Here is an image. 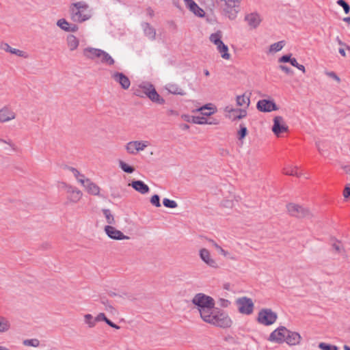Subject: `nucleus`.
<instances>
[{"instance_id":"1","label":"nucleus","mask_w":350,"mask_h":350,"mask_svg":"<svg viewBox=\"0 0 350 350\" xmlns=\"http://www.w3.org/2000/svg\"><path fill=\"white\" fill-rule=\"evenodd\" d=\"M70 18L75 23H83L92 16V10L89 5L83 1L72 3L69 7Z\"/></svg>"},{"instance_id":"2","label":"nucleus","mask_w":350,"mask_h":350,"mask_svg":"<svg viewBox=\"0 0 350 350\" xmlns=\"http://www.w3.org/2000/svg\"><path fill=\"white\" fill-rule=\"evenodd\" d=\"M202 320L221 328H228L232 325V321L229 315L219 308H214L206 315H204Z\"/></svg>"},{"instance_id":"3","label":"nucleus","mask_w":350,"mask_h":350,"mask_svg":"<svg viewBox=\"0 0 350 350\" xmlns=\"http://www.w3.org/2000/svg\"><path fill=\"white\" fill-rule=\"evenodd\" d=\"M192 303L198 307L202 319L215 308V300L204 293H198L192 299Z\"/></svg>"},{"instance_id":"4","label":"nucleus","mask_w":350,"mask_h":350,"mask_svg":"<svg viewBox=\"0 0 350 350\" xmlns=\"http://www.w3.org/2000/svg\"><path fill=\"white\" fill-rule=\"evenodd\" d=\"M241 0H217L216 2L222 8L224 14L230 20H234L239 12Z\"/></svg>"},{"instance_id":"5","label":"nucleus","mask_w":350,"mask_h":350,"mask_svg":"<svg viewBox=\"0 0 350 350\" xmlns=\"http://www.w3.org/2000/svg\"><path fill=\"white\" fill-rule=\"evenodd\" d=\"M278 319L277 314L269 308H263L258 314L257 321L263 325L273 324Z\"/></svg>"},{"instance_id":"6","label":"nucleus","mask_w":350,"mask_h":350,"mask_svg":"<svg viewBox=\"0 0 350 350\" xmlns=\"http://www.w3.org/2000/svg\"><path fill=\"white\" fill-rule=\"evenodd\" d=\"M236 305L238 307V311L242 314L250 315L253 313L254 305L251 298L239 297L236 300Z\"/></svg>"},{"instance_id":"7","label":"nucleus","mask_w":350,"mask_h":350,"mask_svg":"<svg viewBox=\"0 0 350 350\" xmlns=\"http://www.w3.org/2000/svg\"><path fill=\"white\" fill-rule=\"evenodd\" d=\"M286 208L291 216L297 218L309 217L311 215L308 208L299 204L289 203L286 205Z\"/></svg>"},{"instance_id":"8","label":"nucleus","mask_w":350,"mask_h":350,"mask_svg":"<svg viewBox=\"0 0 350 350\" xmlns=\"http://www.w3.org/2000/svg\"><path fill=\"white\" fill-rule=\"evenodd\" d=\"M62 189L66 191L67 193V200L70 203H77L82 198V192L75 187L63 183Z\"/></svg>"},{"instance_id":"9","label":"nucleus","mask_w":350,"mask_h":350,"mask_svg":"<svg viewBox=\"0 0 350 350\" xmlns=\"http://www.w3.org/2000/svg\"><path fill=\"white\" fill-rule=\"evenodd\" d=\"M287 328L284 326H280L273 330L269 335L268 340L272 342L282 344L285 341Z\"/></svg>"},{"instance_id":"10","label":"nucleus","mask_w":350,"mask_h":350,"mask_svg":"<svg viewBox=\"0 0 350 350\" xmlns=\"http://www.w3.org/2000/svg\"><path fill=\"white\" fill-rule=\"evenodd\" d=\"M150 145L148 141H131L126 144V150L131 154H136L138 152L144 150Z\"/></svg>"},{"instance_id":"11","label":"nucleus","mask_w":350,"mask_h":350,"mask_svg":"<svg viewBox=\"0 0 350 350\" xmlns=\"http://www.w3.org/2000/svg\"><path fill=\"white\" fill-rule=\"evenodd\" d=\"M224 111L228 113L226 117L231 119L232 121L242 119L247 116L245 109H234L232 106H226L224 109Z\"/></svg>"},{"instance_id":"12","label":"nucleus","mask_w":350,"mask_h":350,"mask_svg":"<svg viewBox=\"0 0 350 350\" xmlns=\"http://www.w3.org/2000/svg\"><path fill=\"white\" fill-rule=\"evenodd\" d=\"M256 107L258 111L262 112H271L278 109L273 100L262 99L258 101Z\"/></svg>"},{"instance_id":"13","label":"nucleus","mask_w":350,"mask_h":350,"mask_svg":"<svg viewBox=\"0 0 350 350\" xmlns=\"http://www.w3.org/2000/svg\"><path fill=\"white\" fill-rule=\"evenodd\" d=\"M288 126L284 124V119L282 116H275L273 119V125L272 131L273 133L279 137L282 133L286 132Z\"/></svg>"},{"instance_id":"14","label":"nucleus","mask_w":350,"mask_h":350,"mask_svg":"<svg viewBox=\"0 0 350 350\" xmlns=\"http://www.w3.org/2000/svg\"><path fill=\"white\" fill-rule=\"evenodd\" d=\"M105 232L107 235L114 240L129 239V237L124 235L120 230H117L112 226L107 225L105 227Z\"/></svg>"},{"instance_id":"15","label":"nucleus","mask_w":350,"mask_h":350,"mask_svg":"<svg viewBox=\"0 0 350 350\" xmlns=\"http://www.w3.org/2000/svg\"><path fill=\"white\" fill-rule=\"evenodd\" d=\"M112 77L117 83L121 85L122 88L124 90L129 89L131 85V81L128 77L122 72H114L112 75Z\"/></svg>"},{"instance_id":"16","label":"nucleus","mask_w":350,"mask_h":350,"mask_svg":"<svg viewBox=\"0 0 350 350\" xmlns=\"http://www.w3.org/2000/svg\"><path fill=\"white\" fill-rule=\"evenodd\" d=\"M301 340V336L298 332L287 329L284 342H286L290 346H293L299 345Z\"/></svg>"},{"instance_id":"17","label":"nucleus","mask_w":350,"mask_h":350,"mask_svg":"<svg viewBox=\"0 0 350 350\" xmlns=\"http://www.w3.org/2000/svg\"><path fill=\"white\" fill-rule=\"evenodd\" d=\"M245 21L252 28H256L261 22L260 16L257 12H252L245 16Z\"/></svg>"},{"instance_id":"18","label":"nucleus","mask_w":350,"mask_h":350,"mask_svg":"<svg viewBox=\"0 0 350 350\" xmlns=\"http://www.w3.org/2000/svg\"><path fill=\"white\" fill-rule=\"evenodd\" d=\"M16 113L12 109L4 107L0 109V122L4 123L15 119Z\"/></svg>"},{"instance_id":"19","label":"nucleus","mask_w":350,"mask_h":350,"mask_svg":"<svg viewBox=\"0 0 350 350\" xmlns=\"http://www.w3.org/2000/svg\"><path fill=\"white\" fill-rule=\"evenodd\" d=\"M141 27L144 36L150 40L153 41L156 39V29L150 23L143 22Z\"/></svg>"},{"instance_id":"20","label":"nucleus","mask_w":350,"mask_h":350,"mask_svg":"<svg viewBox=\"0 0 350 350\" xmlns=\"http://www.w3.org/2000/svg\"><path fill=\"white\" fill-rule=\"evenodd\" d=\"M81 184L87 189V191L94 196H98L100 193V187L90 179L86 178L85 181H81Z\"/></svg>"},{"instance_id":"21","label":"nucleus","mask_w":350,"mask_h":350,"mask_svg":"<svg viewBox=\"0 0 350 350\" xmlns=\"http://www.w3.org/2000/svg\"><path fill=\"white\" fill-rule=\"evenodd\" d=\"M200 257L207 265L211 267H217V262L211 258L208 250L205 248L201 249L200 250Z\"/></svg>"},{"instance_id":"22","label":"nucleus","mask_w":350,"mask_h":350,"mask_svg":"<svg viewBox=\"0 0 350 350\" xmlns=\"http://www.w3.org/2000/svg\"><path fill=\"white\" fill-rule=\"evenodd\" d=\"M184 2L187 8H188L195 15L200 17L204 16V10L200 8L193 0H184Z\"/></svg>"},{"instance_id":"23","label":"nucleus","mask_w":350,"mask_h":350,"mask_svg":"<svg viewBox=\"0 0 350 350\" xmlns=\"http://www.w3.org/2000/svg\"><path fill=\"white\" fill-rule=\"evenodd\" d=\"M131 185L132 187L142 194H145L149 192L150 188L142 180H133Z\"/></svg>"},{"instance_id":"24","label":"nucleus","mask_w":350,"mask_h":350,"mask_svg":"<svg viewBox=\"0 0 350 350\" xmlns=\"http://www.w3.org/2000/svg\"><path fill=\"white\" fill-rule=\"evenodd\" d=\"M0 49L6 52L16 55L18 57H27V55H25V53L24 51H21L19 49L12 48L8 43H5V42L0 43Z\"/></svg>"},{"instance_id":"25","label":"nucleus","mask_w":350,"mask_h":350,"mask_svg":"<svg viewBox=\"0 0 350 350\" xmlns=\"http://www.w3.org/2000/svg\"><path fill=\"white\" fill-rule=\"evenodd\" d=\"M103 50L95 48H86L83 50V55L88 59H94L101 57Z\"/></svg>"},{"instance_id":"26","label":"nucleus","mask_w":350,"mask_h":350,"mask_svg":"<svg viewBox=\"0 0 350 350\" xmlns=\"http://www.w3.org/2000/svg\"><path fill=\"white\" fill-rule=\"evenodd\" d=\"M165 89L171 94H178V95H185V92L180 88L177 84L175 83H168L165 86Z\"/></svg>"},{"instance_id":"27","label":"nucleus","mask_w":350,"mask_h":350,"mask_svg":"<svg viewBox=\"0 0 350 350\" xmlns=\"http://www.w3.org/2000/svg\"><path fill=\"white\" fill-rule=\"evenodd\" d=\"M150 91L148 92V98L150 100L154 103L163 105L165 103V100L160 96L157 93L155 88H150Z\"/></svg>"},{"instance_id":"28","label":"nucleus","mask_w":350,"mask_h":350,"mask_svg":"<svg viewBox=\"0 0 350 350\" xmlns=\"http://www.w3.org/2000/svg\"><path fill=\"white\" fill-rule=\"evenodd\" d=\"M216 46L217 49L221 53V57L225 59H229L230 55L228 53V46L226 45L223 42H221L219 44H217Z\"/></svg>"},{"instance_id":"29","label":"nucleus","mask_w":350,"mask_h":350,"mask_svg":"<svg viewBox=\"0 0 350 350\" xmlns=\"http://www.w3.org/2000/svg\"><path fill=\"white\" fill-rule=\"evenodd\" d=\"M102 212L106 219V222L111 226L116 224V220L113 215H112L111 211L108 208L102 209Z\"/></svg>"},{"instance_id":"30","label":"nucleus","mask_w":350,"mask_h":350,"mask_svg":"<svg viewBox=\"0 0 350 350\" xmlns=\"http://www.w3.org/2000/svg\"><path fill=\"white\" fill-rule=\"evenodd\" d=\"M68 46L70 51L76 49L79 46V40L74 35H69L67 37Z\"/></svg>"},{"instance_id":"31","label":"nucleus","mask_w":350,"mask_h":350,"mask_svg":"<svg viewBox=\"0 0 350 350\" xmlns=\"http://www.w3.org/2000/svg\"><path fill=\"white\" fill-rule=\"evenodd\" d=\"M211 104H207L202 107L197 109V111H200L201 114L206 116H209L213 114L215 112V109L211 107Z\"/></svg>"},{"instance_id":"32","label":"nucleus","mask_w":350,"mask_h":350,"mask_svg":"<svg viewBox=\"0 0 350 350\" xmlns=\"http://www.w3.org/2000/svg\"><path fill=\"white\" fill-rule=\"evenodd\" d=\"M236 101L238 106L247 107L250 105V98L245 94L237 96Z\"/></svg>"},{"instance_id":"33","label":"nucleus","mask_w":350,"mask_h":350,"mask_svg":"<svg viewBox=\"0 0 350 350\" xmlns=\"http://www.w3.org/2000/svg\"><path fill=\"white\" fill-rule=\"evenodd\" d=\"M100 301L105 306V309L107 312L111 314H115L116 312L115 308L111 304H110L109 300L106 297H100Z\"/></svg>"},{"instance_id":"34","label":"nucleus","mask_w":350,"mask_h":350,"mask_svg":"<svg viewBox=\"0 0 350 350\" xmlns=\"http://www.w3.org/2000/svg\"><path fill=\"white\" fill-rule=\"evenodd\" d=\"M297 170V166H287L283 169V173L286 175L296 176L297 177H299L301 176V174L298 173Z\"/></svg>"},{"instance_id":"35","label":"nucleus","mask_w":350,"mask_h":350,"mask_svg":"<svg viewBox=\"0 0 350 350\" xmlns=\"http://www.w3.org/2000/svg\"><path fill=\"white\" fill-rule=\"evenodd\" d=\"M285 42L284 41H279L278 42H275L270 45L269 46V53H276L278 51H280L282 49V48L284 46Z\"/></svg>"},{"instance_id":"36","label":"nucleus","mask_w":350,"mask_h":350,"mask_svg":"<svg viewBox=\"0 0 350 350\" xmlns=\"http://www.w3.org/2000/svg\"><path fill=\"white\" fill-rule=\"evenodd\" d=\"M10 328V323L9 321L0 316V332H7Z\"/></svg>"},{"instance_id":"37","label":"nucleus","mask_w":350,"mask_h":350,"mask_svg":"<svg viewBox=\"0 0 350 350\" xmlns=\"http://www.w3.org/2000/svg\"><path fill=\"white\" fill-rule=\"evenodd\" d=\"M84 322L90 328H92L96 325V321L92 314H86L84 315Z\"/></svg>"},{"instance_id":"38","label":"nucleus","mask_w":350,"mask_h":350,"mask_svg":"<svg viewBox=\"0 0 350 350\" xmlns=\"http://www.w3.org/2000/svg\"><path fill=\"white\" fill-rule=\"evenodd\" d=\"M221 32L220 31H217L215 33H212L210 36V40L211 42H213L214 44H219L222 42L221 40Z\"/></svg>"},{"instance_id":"39","label":"nucleus","mask_w":350,"mask_h":350,"mask_svg":"<svg viewBox=\"0 0 350 350\" xmlns=\"http://www.w3.org/2000/svg\"><path fill=\"white\" fill-rule=\"evenodd\" d=\"M101 62L107 64L109 65H113L114 64L113 59L110 56L109 53L103 51V53L101 55Z\"/></svg>"},{"instance_id":"40","label":"nucleus","mask_w":350,"mask_h":350,"mask_svg":"<svg viewBox=\"0 0 350 350\" xmlns=\"http://www.w3.org/2000/svg\"><path fill=\"white\" fill-rule=\"evenodd\" d=\"M23 344L27 347H38L40 345V341L37 338L26 339L23 341Z\"/></svg>"},{"instance_id":"41","label":"nucleus","mask_w":350,"mask_h":350,"mask_svg":"<svg viewBox=\"0 0 350 350\" xmlns=\"http://www.w3.org/2000/svg\"><path fill=\"white\" fill-rule=\"evenodd\" d=\"M191 122L198 124H206L208 123V120L203 116H191Z\"/></svg>"},{"instance_id":"42","label":"nucleus","mask_w":350,"mask_h":350,"mask_svg":"<svg viewBox=\"0 0 350 350\" xmlns=\"http://www.w3.org/2000/svg\"><path fill=\"white\" fill-rule=\"evenodd\" d=\"M119 163L120 168L126 173L131 174L135 171V168L129 165L122 161H120Z\"/></svg>"},{"instance_id":"43","label":"nucleus","mask_w":350,"mask_h":350,"mask_svg":"<svg viewBox=\"0 0 350 350\" xmlns=\"http://www.w3.org/2000/svg\"><path fill=\"white\" fill-rule=\"evenodd\" d=\"M139 88L142 92L148 97V92L151 90L150 88H154V85L151 83H146L139 85Z\"/></svg>"},{"instance_id":"44","label":"nucleus","mask_w":350,"mask_h":350,"mask_svg":"<svg viewBox=\"0 0 350 350\" xmlns=\"http://www.w3.org/2000/svg\"><path fill=\"white\" fill-rule=\"evenodd\" d=\"M163 204L164 206L170 208H175L178 206L177 203L174 200H170L168 198H164L163 200Z\"/></svg>"},{"instance_id":"45","label":"nucleus","mask_w":350,"mask_h":350,"mask_svg":"<svg viewBox=\"0 0 350 350\" xmlns=\"http://www.w3.org/2000/svg\"><path fill=\"white\" fill-rule=\"evenodd\" d=\"M319 348L321 350H338L336 346L325 342H320L319 344Z\"/></svg>"},{"instance_id":"46","label":"nucleus","mask_w":350,"mask_h":350,"mask_svg":"<svg viewBox=\"0 0 350 350\" xmlns=\"http://www.w3.org/2000/svg\"><path fill=\"white\" fill-rule=\"evenodd\" d=\"M247 134V129L243 124H240V130L238 132V138L239 140L243 139Z\"/></svg>"},{"instance_id":"47","label":"nucleus","mask_w":350,"mask_h":350,"mask_svg":"<svg viewBox=\"0 0 350 350\" xmlns=\"http://www.w3.org/2000/svg\"><path fill=\"white\" fill-rule=\"evenodd\" d=\"M69 24L70 23L64 18H61L57 22V25L65 31L67 27H68Z\"/></svg>"},{"instance_id":"48","label":"nucleus","mask_w":350,"mask_h":350,"mask_svg":"<svg viewBox=\"0 0 350 350\" xmlns=\"http://www.w3.org/2000/svg\"><path fill=\"white\" fill-rule=\"evenodd\" d=\"M337 3L340 6L342 7L345 14H349V12H350V6L349 5V4L345 0H338L337 1Z\"/></svg>"},{"instance_id":"49","label":"nucleus","mask_w":350,"mask_h":350,"mask_svg":"<svg viewBox=\"0 0 350 350\" xmlns=\"http://www.w3.org/2000/svg\"><path fill=\"white\" fill-rule=\"evenodd\" d=\"M150 203L156 207H160V197L157 194L153 195L150 198Z\"/></svg>"},{"instance_id":"50","label":"nucleus","mask_w":350,"mask_h":350,"mask_svg":"<svg viewBox=\"0 0 350 350\" xmlns=\"http://www.w3.org/2000/svg\"><path fill=\"white\" fill-rule=\"evenodd\" d=\"M291 64L292 66L297 68L299 70L302 71L304 73L306 72L305 66L304 65L298 64L297 62V59L295 58H293V61Z\"/></svg>"},{"instance_id":"51","label":"nucleus","mask_w":350,"mask_h":350,"mask_svg":"<svg viewBox=\"0 0 350 350\" xmlns=\"http://www.w3.org/2000/svg\"><path fill=\"white\" fill-rule=\"evenodd\" d=\"M293 61V58H291V55H285L279 58V62H289L291 64Z\"/></svg>"},{"instance_id":"52","label":"nucleus","mask_w":350,"mask_h":350,"mask_svg":"<svg viewBox=\"0 0 350 350\" xmlns=\"http://www.w3.org/2000/svg\"><path fill=\"white\" fill-rule=\"evenodd\" d=\"M218 303L221 307L227 308L230 305V302L228 299L220 298Z\"/></svg>"},{"instance_id":"53","label":"nucleus","mask_w":350,"mask_h":350,"mask_svg":"<svg viewBox=\"0 0 350 350\" xmlns=\"http://www.w3.org/2000/svg\"><path fill=\"white\" fill-rule=\"evenodd\" d=\"M79 27L75 24H69L68 27H67L66 31L67 32H76L78 30Z\"/></svg>"},{"instance_id":"54","label":"nucleus","mask_w":350,"mask_h":350,"mask_svg":"<svg viewBox=\"0 0 350 350\" xmlns=\"http://www.w3.org/2000/svg\"><path fill=\"white\" fill-rule=\"evenodd\" d=\"M343 196L348 198L350 196V184H347L343 190Z\"/></svg>"},{"instance_id":"55","label":"nucleus","mask_w":350,"mask_h":350,"mask_svg":"<svg viewBox=\"0 0 350 350\" xmlns=\"http://www.w3.org/2000/svg\"><path fill=\"white\" fill-rule=\"evenodd\" d=\"M326 75L332 78L333 79L336 80L337 82H340V78L337 76V75L334 72H326Z\"/></svg>"},{"instance_id":"56","label":"nucleus","mask_w":350,"mask_h":350,"mask_svg":"<svg viewBox=\"0 0 350 350\" xmlns=\"http://www.w3.org/2000/svg\"><path fill=\"white\" fill-rule=\"evenodd\" d=\"M0 142H3V143H5V144H7L8 145H9L14 150H16V146L15 144L12 142V140L9 139V140H5V139H3L1 138H0Z\"/></svg>"},{"instance_id":"57","label":"nucleus","mask_w":350,"mask_h":350,"mask_svg":"<svg viewBox=\"0 0 350 350\" xmlns=\"http://www.w3.org/2000/svg\"><path fill=\"white\" fill-rule=\"evenodd\" d=\"M95 318H96V322L101 321H103L105 322V321L107 319L106 317L105 314L103 312L99 313Z\"/></svg>"},{"instance_id":"58","label":"nucleus","mask_w":350,"mask_h":350,"mask_svg":"<svg viewBox=\"0 0 350 350\" xmlns=\"http://www.w3.org/2000/svg\"><path fill=\"white\" fill-rule=\"evenodd\" d=\"M69 169L73 173L74 176L77 178H78V177H79V176L84 178V175L81 174L80 172L77 169H75L72 167H70Z\"/></svg>"},{"instance_id":"59","label":"nucleus","mask_w":350,"mask_h":350,"mask_svg":"<svg viewBox=\"0 0 350 350\" xmlns=\"http://www.w3.org/2000/svg\"><path fill=\"white\" fill-rule=\"evenodd\" d=\"M280 69L285 72L286 74H293V71L291 69L286 66L280 65L279 66Z\"/></svg>"},{"instance_id":"60","label":"nucleus","mask_w":350,"mask_h":350,"mask_svg":"<svg viewBox=\"0 0 350 350\" xmlns=\"http://www.w3.org/2000/svg\"><path fill=\"white\" fill-rule=\"evenodd\" d=\"M146 14L150 18H152L154 15V10L150 7L146 9Z\"/></svg>"},{"instance_id":"61","label":"nucleus","mask_w":350,"mask_h":350,"mask_svg":"<svg viewBox=\"0 0 350 350\" xmlns=\"http://www.w3.org/2000/svg\"><path fill=\"white\" fill-rule=\"evenodd\" d=\"M336 41L338 42V43L341 45V46H345L346 48L348 49V50H350V46H347L343 42H342V40L338 38L337 37L336 38Z\"/></svg>"},{"instance_id":"62","label":"nucleus","mask_w":350,"mask_h":350,"mask_svg":"<svg viewBox=\"0 0 350 350\" xmlns=\"http://www.w3.org/2000/svg\"><path fill=\"white\" fill-rule=\"evenodd\" d=\"M209 242L211 243L213 246H214L217 250L221 247L215 241L212 239H209Z\"/></svg>"},{"instance_id":"63","label":"nucleus","mask_w":350,"mask_h":350,"mask_svg":"<svg viewBox=\"0 0 350 350\" xmlns=\"http://www.w3.org/2000/svg\"><path fill=\"white\" fill-rule=\"evenodd\" d=\"M333 247L335 249V250H336L337 252H339L340 250V245L339 243H334L333 245H332Z\"/></svg>"},{"instance_id":"64","label":"nucleus","mask_w":350,"mask_h":350,"mask_svg":"<svg viewBox=\"0 0 350 350\" xmlns=\"http://www.w3.org/2000/svg\"><path fill=\"white\" fill-rule=\"evenodd\" d=\"M180 128L183 130H187L189 129V126L187 124H181Z\"/></svg>"}]
</instances>
